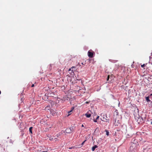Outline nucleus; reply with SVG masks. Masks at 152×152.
I'll return each instance as SVG.
<instances>
[{
  "label": "nucleus",
  "instance_id": "23",
  "mask_svg": "<svg viewBox=\"0 0 152 152\" xmlns=\"http://www.w3.org/2000/svg\"><path fill=\"white\" fill-rule=\"evenodd\" d=\"M74 148V147H72L71 148H69V149H72V148Z\"/></svg>",
  "mask_w": 152,
  "mask_h": 152
},
{
  "label": "nucleus",
  "instance_id": "14",
  "mask_svg": "<svg viewBox=\"0 0 152 152\" xmlns=\"http://www.w3.org/2000/svg\"><path fill=\"white\" fill-rule=\"evenodd\" d=\"M86 140H85V141H84L83 142H82V143L81 144L82 145H83L84 144L85 142L86 141Z\"/></svg>",
  "mask_w": 152,
  "mask_h": 152
},
{
  "label": "nucleus",
  "instance_id": "32",
  "mask_svg": "<svg viewBox=\"0 0 152 152\" xmlns=\"http://www.w3.org/2000/svg\"><path fill=\"white\" fill-rule=\"evenodd\" d=\"M42 152H48L47 151H43Z\"/></svg>",
  "mask_w": 152,
  "mask_h": 152
},
{
  "label": "nucleus",
  "instance_id": "1",
  "mask_svg": "<svg viewBox=\"0 0 152 152\" xmlns=\"http://www.w3.org/2000/svg\"><path fill=\"white\" fill-rule=\"evenodd\" d=\"M135 138H133L131 140L130 144V149L131 151L135 152L137 151L138 148L139 144L137 141L135 142Z\"/></svg>",
  "mask_w": 152,
  "mask_h": 152
},
{
  "label": "nucleus",
  "instance_id": "22",
  "mask_svg": "<svg viewBox=\"0 0 152 152\" xmlns=\"http://www.w3.org/2000/svg\"><path fill=\"white\" fill-rule=\"evenodd\" d=\"M34 84H33L31 86V87H34Z\"/></svg>",
  "mask_w": 152,
  "mask_h": 152
},
{
  "label": "nucleus",
  "instance_id": "2",
  "mask_svg": "<svg viewBox=\"0 0 152 152\" xmlns=\"http://www.w3.org/2000/svg\"><path fill=\"white\" fill-rule=\"evenodd\" d=\"M115 121V126H118L120 124L121 118H115L114 119Z\"/></svg>",
  "mask_w": 152,
  "mask_h": 152
},
{
  "label": "nucleus",
  "instance_id": "16",
  "mask_svg": "<svg viewBox=\"0 0 152 152\" xmlns=\"http://www.w3.org/2000/svg\"><path fill=\"white\" fill-rule=\"evenodd\" d=\"M109 77H110L109 75H108L107 76V81H108L109 80Z\"/></svg>",
  "mask_w": 152,
  "mask_h": 152
},
{
  "label": "nucleus",
  "instance_id": "10",
  "mask_svg": "<svg viewBox=\"0 0 152 152\" xmlns=\"http://www.w3.org/2000/svg\"><path fill=\"white\" fill-rule=\"evenodd\" d=\"M97 147V145H95L94 146H93L92 148V151H94L95 149Z\"/></svg>",
  "mask_w": 152,
  "mask_h": 152
},
{
  "label": "nucleus",
  "instance_id": "25",
  "mask_svg": "<svg viewBox=\"0 0 152 152\" xmlns=\"http://www.w3.org/2000/svg\"><path fill=\"white\" fill-rule=\"evenodd\" d=\"M72 69V68H69V70H68V71H71V69Z\"/></svg>",
  "mask_w": 152,
  "mask_h": 152
},
{
  "label": "nucleus",
  "instance_id": "21",
  "mask_svg": "<svg viewBox=\"0 0 152 152\" xmlns=\"http://www.w3.org/2000/svg\"><path fill=\"white\" fill-rule=\"evenodd\" d=\"M134 65H133V64H132V65H131V67H132V68H134Z\"/></svg>",
  "mask_w": 152,
  "mask_h": 152
},
{
  "label": "nucleus",
  "instance_id": "19",
  "mask_svg": "<svg viewBox=\"0 0 152 152\" xmlns=\"http://www.w3.org/2000/svg\"><path fill=\"white\" fill-rule=\"evenodd\" d=\"M97 120H96V119H95L94 120V122H97Z\"/></svg>",
  "mask_w": 152,
  "mask_h": 152
},
{
  "label": "nucleus",
  "instance_id": "13",
  "mask_svg": "<svg viewBox=\"0 0 152 152\" xmlns=\"http://www.w3.org/2000/svg\"><path fill=\"white\" fill-rule=\"evenodd\" d=\"M74 107H72V110H70V111H69V112H68V113H69V114H70V113L72 111V110L74 109Z\"/></svg>",
  "mask_w": 152,
  "mask_h": 152
},
{
  "label": "nucleus",
  "instance_id": "26",
  "mask_svg": "<svg viewBox=\"0 0 152 152\" xmlns=\"http://www.w3.org/2000/svg\"><path fill=\"white\" fill-rule=\"evenodd\" d=\"M151 125H152V120H151Z\"/></svg>",
  "mask_w": 152,
  "mask_h": 152
},
{
  "label": "nucleus",
  "instance_id": "11",
  "mask_svg": "<svg viewBox=\"0 0 152 152\" xmlns=\"http://www.w3.org/2000/svg\"><path fill=\"white\" fill-rule=\"evenodd\" d=\"M33 127H30L29 128V132L31 133V134H32V129Z\"/></svg>",
  "mask_w": 152,
  "mask_h": 152
},
{
  "label": "nucleus",
  "instance_id": "3",
  "mask_svg": "<svg viewBox=\"0 0 152 152\" xmlns=\"http://www.w3.org/2000/svg\"><path fill=\"white\" fill-rule=\"evenodd\" d=\"M137 120V122L138 124H142L144 122V121L143 118L140 117L137 118V119L136 118Z\"/></svg>",
  "mask_w": 152,
  "mask_h": 152
},
{
  "label": "nucleus",
  "instance_id": "18",
  "mask_svg": "<svg viewBox=\"0 0 152 152\" xmlns=\"http://www.w3.org/2000/svg\"><path fill=\"white\" fill-rule=\"evenodd\" d=\"M99 118V116H97V117L96 118V120H97Z\"/></svg>",
  "mask_w": 152,
  "mask_h": 152
},
{
  "label": "nucleus",
  "instance_id": "33",
  "mask_svg": "<svg viewBox=\"0 0 152 152\" xmlns=\"http://www.w3.org/2000/svg\"><path fill=\"white\" fill-rule=\"evenodd\" d=\"M41 151V150H40V151H39V150H38V152H40Z\"/></svg>",
  "mask_w": 152,
  "mask_h": 152
},
{
  "label": "nucleus",
  "instance_id": "34",
  "mask_svg": "<svg viewBox=\"0 0 152 152\" xmlns=\"http://www.w3.org/2000/svg\"><path fill=\"white\" fill-rule=\"evenodd\" d=\"M1 94V91H0V94Z\"/></svg>",
  "mask_w": 152,
  "mask_h": 152
},
{
  "label": "nucleus",
  "instance_id": "31",
  "mask_svg": "<svg viewBox=\"0 0 152 152\" xmlns=\"http://www.w3.org/2000/svg\"><path fill=\"white\" fill-rule=\"evenodd\" d=\"M81 64H83V65H85V64H83V63H81Z\"/></svg>",
  "mask_w": 152,
  "mask_h": 152
},
{
  "label": "nucleus",
  "instance_id": "20",
  "mask_svg": "<svg viewBox=\"0 0 152 152\" xmlns=\"http://www.w3.org/2000/svg\"><path fill=\"white\" fill-rule=\"evenodd\" d=\"M76 68V67H75V66H72V67H71V68H72H72Z\"/></svg>",
  "mask_w": 152,
  "mask_h": 152
},
{
  "label": "nucleus",
  "instance_id": "9",
  "mask_svg": "<svg viewBox=\"0 0 152 152\" xmlns=\"http://www.w3.org/2000/svg\"><path fill=\"white\" fill-rule=\"evenodd\" d=\"M150 97V96L145 97L146 100L148 102H149L151 101V100L149 99Z\"/></svg>",
  "mask_w": 152,
  "mask_h": 152
},
{
  "label": "nucleus",
  "instance_id": "8",
  "mask_svg": "<svg viewBox=\"0 0 152 152\" xmlns=\"http://www.w3.org/2000/svg\"><path fill=\"white\" fill-rule=\"evenodd\" d=\"M72 128H67L65 130L66 132L67 133H70L72 132Z\"/></svg>",
  "mask_w": 152,
  "mask_h": 152
},
{
  "label": "nucleus",
  "instance_id": "5",
  "mask_svg": "<svg viewBox=\"0 0 152 152\" xmlns=\"http://www.w3.org/2000/svg\"><path fill=\"white\" fill-rule=\"evenodd\" d=\"M105 117H106V118H105L104 115L103 117V118L102 119L101 118L100 119L102 121H104V122H107L109 123V121H110L109 119L107 118V116L106 115H105Z\"/></svg>",
  "mask_w": 152,
  "mask_h": 152
},
{
  "label": "nucleus",
  "instance_id": "27",
  "mask_svg": "<svg viewBox=\"0 0 152 152\" xmlns=\"http://www.w3.org/2000/svg\"><path fill=\"white\" fill-rule=\"evenodd\" d=\"M55 139H56V138H52V139H53V140H55Z\"/></svg>",
  "mask_w": 152,
  "mask_h": 152
},
{
  "label": "nucleus",
  "instance_id": "12",
  "mask_svg": "<svg viewBox=\"0 0 152 152\" xmlns=\"http://www.w3.org/2000/svg\"><path fill=\"white\" fill-rule=\"evenodd\" d=\"M105 131L106 132V134L107 135V136H108L109 135V132L108 131V130H105Z\"/></svg>",
  "mask_w": 152,
  "mask_h": 152
},
{
  "label": "nucleus",
  "instance_id": "29",
  "mask_svg": "<svg viewBox=\"0 0 152 152\" xmlns=\"http://www.w3.org/2000/svg\"><path fill=\"white\" fill-rule=\"evenodd\" d=\"M82 127H84V125H83V124H82Z\"/></svg>",
  "mask_w": 152,
  "mask_h": 152
},
{
  "label": "nucleus",
  "instance_id": "24",
  "mask_svg": "<svg viewBox=\"0 0 152 152\" xmlns=\"http://www.w3.org/2000/svg\"><path fill=\"white\" fill-rule=\"evenodd\" d=\"M150 98H151V96H152V94H151L150 95Z\"/></svg>",
  "mask_w": 152,
  "mask_h": 152
},
{
  "label": "nucleus",
  "instance_id": "4",
  "mask_svg": "<svg viewBox=\"0 0 152 152\" xmlns=\"http://www.w3.org/2000/svg\"><path fill=\"white\" fill-rule=\"evenodd\" d=\"M121 116L118 115V113L117 110H115L114 113V115L113 118L114 119L115 118H118V117H120Z\"/></svg>",
  "mask_w": 152,
  "mask_h": 152
},
{
  "label": "nucleus",
  "instance_id": "7",
  "mask_svg": "<svg viewBox=\"0 0 152 152\" xmlns=\"http://www.w3.org/2000/svg\"><path fill=\"white\" fill-rule=\"evenodd\" d=\"M94 53L93 51L91 52L90 51H88V57L91 58H92L93 57Z\"/></svg>",
  "mask_w": 152,
  "mask_h": 152
},
{
  "label": "nucleus",
  "instance_id": "30",
  "mask_svg": "<svg viewBox=\"0 0 152 152\" xmlns=\"http://www.w3.org/2000/svg\"><path fill=\"white\" fill-rule=\"evenodd\" d=\"M72 72L73 73V70H72V72L71 73H72Z\"/></svg>",
  "mask_w": 152,
  "mask_h": 152
},
{
  "label": "nucleus",
  "instance_id": "6",
  "mask_svg": "<svg viewBox=\"0 0 152 152\" xmlns=\"http://www.w3.org/2000/svg\"><path fill=\"white\" fill-rule=\"evenodd\" d=\"M91 111L89 110L86 114H85V115L86 116V117L89 118L91 116Z\"/></svg>",
  "mask_w": 152,
  "mask_h": 152
},
{
  "label": "nucleus",
  "instance_id": "15",
  "mask_svg": "<svg viewBox=\"0 0 152 152\" xmlns=\"http://www.w3.org/2000/svg\"><path fill=\"white\" fill-rule=\"evenodd\" d=\"M60 135V134H58L56 135V136L57 137H59Z\"/></svg>",
  "mask_w": 152,
  "mask_h": 152
},
{
  "label": "nucleus",
  "instance_id": "28",
  "mask_svg": "<svg viewBox=\"0 0 152 152\" xmlns=\"http://www.w3.org/2000/svg\"><path fill=\"white\" fill-rule=\"evenodd\" d=\"M86 103H87V104H88V103H89V102H86Z\"/></svg>",
  "mask_w": 152,
  "mask_h": 152
},
{
  "label": "nucleus",
  "instance_id": "35",
  "mask_svg": "<svg viewBox=\"0 0 152 152\" xmlns=\"http://www.w3.org/2000/svg\"><path fill=\"white\" fill-rule=\"evenodd\" d=\"M23 134H24L23 133H22V135H23Z\"/></svg>",
  "mask_w": 152,
  "mask_h": 152
},
{
  "label": "nucleus",
  "instance_id": "17",
  "mask_svg": "<svg viewBox=\"0 0 152 152\" xmlns=\"http://www.w3.org/2000/svg\"><path fill=\"white\" fill-rule=\"evenodd\" d=\"M144 66H145V64H142V65H141V67H143Z\"/></svg>",
  "mask_w": 152,
  "mask_h": 152
}]
</instances>
